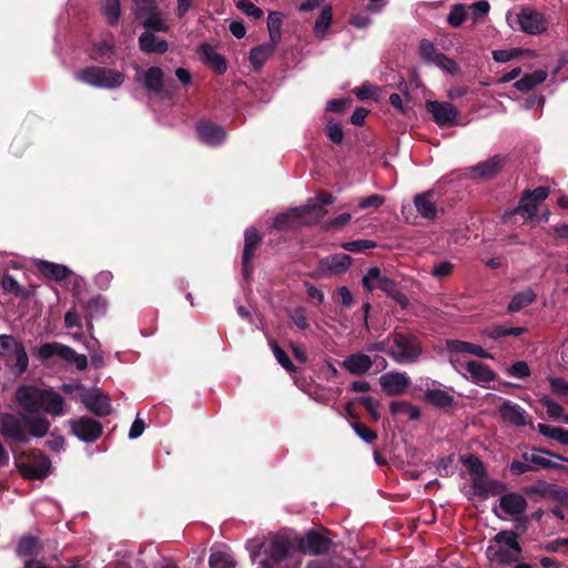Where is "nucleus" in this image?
<instances>
[{"mask_svg":"<svg viewBox=\"0 0 568 568\" xmlns=\"http://www.w3.org/2000/svg\"><path fill=\"white\" fill-rule=\"evenodd\" d=\"M16 400L24 415H34L40 410L52 416L63 414L64 399L53 389H41L33 385H22L16 390Z\"/></svg>","mask_w":568,"mask_h":568,"instance_id":"obj_1","label":"nucleus"},{"mask_svg":"<svg viewBox=\"0 0 568 568\" xmlns=\"http://www.w3.org/2000/svg\"><path fill=\"white\" fill-rule=\"evenodd\" d=\"M388 341H392V344L387 355L398 364L416 363L423 353L422 341L413 333L395 328L388 335Z\"/></svg>","mask_w":568,"mask_h":568,"instance_id":"obj_2","label":"nucleus"},{"mask_svg":"<svg viewBox=\"0 0 568 568\" xmlns=\"http://www.w3.org/2000/svg\"><path fill=\"white\" fill-rule=\"evenodd\" d=\"M293 544L287 537H276L268 542L261 541L255 544L250 556L252 560H256L260 556L258 564L262 568H278V566L290 556Z\"/></svg>","mask_w":568,"mask_h":568,"instance_id":"obj_3","label":"nucleus"},{"mask_svg":"<svg viewBox=\"0 0 568 568\" xmlns=\"http://www.w3.org/2000/svg\"><path fill=\"white\" fill-rule=\"evenodd\" d=\"M362 285L367 292H373L375 288L383 291L388 297L394 300L402 308H407L409 305L408 297L398 291L397 284L394 280L383 274L379 267L374 266L368 268L362 278Z\"/></svg>","mask_w":568,"mask_h":568,"instance_id":"obj_4","label":"nucleus"},{"mask_svg":"<svg viewBox=\"0 0 568 568\" xmlns=\"http://www.w3.org/2000/svg\"><path fill=\"white\" fill-rule=\"evenodd\" d=\"M75 79L95 88L114 89L124 82V73L106 67H87L75 73Z\"/></svg>","mask_w":568,"mask_h":568,"instance_id":"obj_5","label":"nucleus"},{"mask_svg":"<svg viewBox=\"0 0 568 568\" xmlns=\"http://www.w3.org/2000/svg\"><path fill=\"white\" fill-rule=\"evenodd\" d=\"M329 534L331 531L325 528L322 531L310 529L297 540V548L301 552L308 556L325 555L333 546Z\"/></svg>","mask_w":568,"mask_h":568,"instance_id":"obj_6","label":"nucleus"},{"mask_svg":"<svg viewBox=\"0 0 568 568\" xmlns=\"http://www.w3.org/2000/svg\"><path fill=\"white\" fill-rule=\"evenodd\" d=\"M18 470L24 479L43 480L51 470V460L41 450H32L27 460L18 464Z\"/></svg>","mask_w":568,"mask_h":568,"instance_id":"obj_7","label":"nucleus"},{"mask_svg":"<svg viewBox=\"0 0 568 568\" xmlns=\"http://www.w3.org/2000/svg\"><path fill=\"white\" fill-rule=\"evenodd\" d=\"M38 356L41 359L58 356L67 363L74 364L79 371H84L88 367V358L85 355L78 354L72 347L57 342L40 345Z\"/></svg>","mask_w":568,"mask_h":568,"instance_id":"obj_8","label":"nucleus"},{"mask_svg":"<svg viewBox=\"0 0 568 568\" xmlns=\"http://www.w3.org/2000/svg\"><path fill=\"white\" fill-rule=\"evenodd\" d=\"M0 433L9 442L29 443V434L24 426L23 414L21 417L11 413L0 414Z\"/></svg>","mask_w":568,"mask_h":568,"instance_id":"obj_9","label":"nucleus"},{"mask_svg":"<svg viewBox=\"0 0 568 568\" xmlns=\"http://www.w3.org/2000/svg\"><path fill=\"white\" fill-rule=\"evenodd\" d=\"M506 158L496 154L467 169V176L473 180L489 181L495 179L504 169Z\"/></svg>","mask_w":568,"mask_h":568,"instance_id":"obj_10","label":"nucleus"},{"mask_svg":"<svg viewBox=\"0 0 568 568\" xmlns=\"http://www.w3.org/2000/svg\"><path fill=\"white\" fill-rule=\"evenodd\" d=\"M262 243V236L257 229L248 227L244 233V247L242 253V274L245 280H250L253 273V258L255 251Z\"/></svg>","mask_w":568,"mask_h":568,"instance_id":"obj_11","label":"nucleus"},{"mask_svg":"<svg viewBox=\"0 0 568 568\" xmlns=\"http://www.w3.org/2000/svg\"><path fill=\"white\" fill-rule=\"evenodd\" d=\"M426 111L432 114L434 122L442 128H449L456 124L459 114L458 109L449 102L427 101Z\"/></svg>","mask_w":568,"mask_h":568,"instance_id":"obj_12","label":"nucleus"},{"mask_svg":"<svg viewBox=\"0 0 568 568\" xmlns=\"http://www.w3.org/2000/svg\"><path fill=\"white\" fill-rule=\"evenodd\" d=\"M70 424L72 434L85 443L95 442L103 433L102 424L91 417L82 416L71 420Z\"/></svg>","mask_w":568,"mask_h":568,"instance_id":"obj_13","label":"nucleus"},{"mask_svg":"<svg viewBox=\"0 0 568 568\" xmlns=\"http://www.w3.org/2000/svg\"><path fill=\"white\" fill-rule=\"evenodd\" d=\"M81 402L98 417H105L111 414L112 407L109 396L98 388L85 392L81 397Z\"/></svg>","mask_w":568,"mask_h":568,"instance_id":"obj_14","label":"nucleus"},{"mask_svg":"<svg viewBox=\"0 0 568 568\" xmlns=\"http://www.w3.org/2000/svg\"><path fill=\"white\" fill-rule=\"evenodd\" d=\"M410 379L405 373L388 372L381 376L382 389L389 396H399L410 386Z\"/></svg>","mask_w":568,"mask_h":568,"instance_id":"obj_15","label":"nucleus"},{"mask_svg":"<svg viewBox=\"0 0 568 568\" xmlns=\"http://www.w3.org/2000/svg\"><path fill=\"white\" fill-rule=\"evenodd\" d=\"M498 413L505 423L517 427L530 424V426L534 427V424L527 420L528 415L526 410L520 405L513 403L509 399L503 400L501 405L498 407Z\"/></svg>","mask_w":568,"mask_h":568,"instance_id":"obj_16","label":"nucleus"},{"mask_svg":"<svg viewBox=\"0 0 568 568\" xmlns=\"http://www.w3.org/2000/svg\"><path fill=\"white\" fill-rule=\"evenodd\" d=\"M520 29L528 34H538L547 29V22L544 16L532 9L524 8L518 14Z\"/></svg>","mask_w":568,"mask_h":568,"instance_id":"obj_17","label":"nucleus"},{"mask_svg":"<svg viewBox=\"0 0 568 568\" xmlns=\"http://www.w3.org/2000/svg\"><path fill=\"white\" fill-rule=\"evenodd\" d=\"M196 132L200 140L207 145H219L225 138L224 129L209 120L199 121Z\"/></svg>","mask_w":568,"mask_h":568,"instance_id":"obj_18","label":"nucleus"},{"mask_svg":"<svg viewBox=\"0 0 568 568\" xmlns=\"http://www.w3.org/2000/svg\"><path fill=\"white\" fill-rule=\"evenodd\" d=\"M352 261L345 253L332 254L318 261V270L322 273L343 274L349 268Z\"/></svg>","mask_w":568,"mask_h":568,"instance_id":"obj_19","label":"nucleus"},{"mask_svg":"<svg viewBox=\"0 0 568 568\" xmlns=\"http://www.w3.org/2000/svg\"><path fill=\"white\" fill-rule=\"evenodd\" d=\"M471 488L474 494L481 498L487 499L489 496L504 495L507 491V485L497 479L471 480Z\"/></svg>","mask_w":568,"mask_h":568,"instance_id":"obj_20","label":"nucleus"},{"mask_svg":"<svg viewBox=\"0 0 568 568\" xmlns=\"http://www.w3.org/2000/svg\"><path fill=\"white\" fill-rule=\"evenodd\" d=\"M527 500L518 493H506L499 498L501 510L513 517L521 516L527 509Z\"/></svg>","mask_w":568,"mask_h":568,"instance_id":"obj_21","label":"nucleus"},{"mask_svg":"<svg viewBox=\"0 0 568 568\" xmlns=\"http://www.w3.org/2000/svg\"><path fill=\"white\" fill-rule=\"evenodd\" d=\"M343 368L349 374L362 376L365 375L373 366L372 358L361 352L351 354L342 362Z\"/></svg>","mask_w":568,"mask_h":568,"instance_id":"obj_22","label":"nucleus"},{"mask_svg":"<svg viewBox=\"0 0 568 568\" xmlns=\"http://www.w3.org/2000/svg\"><path fill=\"white\" fill-rule=\"evenodd\" d=\"M538 206L539 203L535 202L532 197L524 200V194L521 193L518 205L510 211H506L503 214V221L504 223H511V219L517 214H520L525 221L534 220Z\"/></svg>","mask_w":568,"mask_h":568,"instance_id":"obj_23","label":"nucleus"},{"mask_svg":"<svg viewBox=\"0 0 568 568\" xmlns=\"http://www.w3.org/2000/svg\"><path fill=\"white\" fill-rule=\"evenodd\" d=\"M294 212H297L301 226H312L318 223L327 214V210L322 205L306 204L303 206L294 207Z\"/></svg>","mask_w":568,"mask_h":568,"instance_id":"obj_24","label":"nucleus"},{"mask_svg":"<svg viewBox=\"0 0 568 568\" xmlns=\"http://www.w3.org/2000/svg\"><path fill=\"white\" fill-rule=\"evenodd\" d=\"M140 50L146 54L158 53L163 54L169 50V43L164 39L158 38L151 31H144L139 37Z\"/></svg>","mask_w":568,"mask_h":568,"instance_id":"obj_25","label":"nucleus"},{"mask_svg":"<svg viewBox=\"0 0 568 568\" xmlns=\"http://www.w3.org/2000/svg\"><path fill=\"white\" fill-rule=\"evenodd\" d=\"M466 371L470 375L471 382L477 385L489 383L497 378V374L488 365L478 361L467 362Z\"/></svg>","mask_w":568,"mask_h":568,"instance_id":"obj_26","label":"nucleus"},{"mask_svg":"<svg viewBox=\"0 0 568 568\" xmlns=\"http://www.w3.org/2000/svg\"><path fill=\"white\" fill-rule=\"evenodd\" d=\"M434 191H427L424 193L416 194L414 197V204L417 212L427 220H434L437 217V205L434 202Z\"/></svg>","mask_w":568,"mask_h":568,"instance_id":"obj_27","label":"nucleus"},{"mask_svg":"<svg viewBox=\"0 0 568 568\" xmlns=\"http://www.w3.org/2000/svg\"><path fill=\"white\" fill-rule=\"evenodd\" d=\"M446 347L450 353H469L479 358H493V355L480 345L459 339H447Z\"/></svg>","mask_w":568,"mask_h":568,"instance_id":"obj_28","label":"nucleus"},{"mask_svg":"<svg viewBox=\"0 0 568 568\" xmlns=\"http://www.w3.org/2000/svg\"><path fill=\"white\" fill-rule=\"evenodd\" d=\"M532 450H534V454H532V457L530 458V464L540 466L546 469H557V470L566 469V467L564 465L552 462L548 458H545V457L540 456L539 454H545L547 456H551L557 459L568 462V459L566 457L555 454L546 448L534 447Z\"/></svg>","mask_w":568,"mask_h":568,"instance_id":"obj_29","label":"nucleus"},{"mask_svg":"<svg viewBox=\"0 0 568 568\" xmlns=\"http://www.w3.org/2000/svg\"><path fill=\"white\" fill-rule=\"evenodd\" d=\"M200 52L205 63H209L212 69L219 73L223 74L227 70L226 59L219 54L210 44L202 43L200 47Z\"/></svg>","mask_w":568,"mask_h":568,"instance_id":"obj_30","label":"nucleus"},{"mask_svg":"<svg viewBox=\"0 0 568 568\" xmlns=\"http://www.w3.org/2000/svg\"><path fill=\"white\" fill-rule=\"evenodd\" d=\"M424 400L429 405L440 409L449 408L455 403L453 395L439 388L426 389L424 393Z\"/></svg>","mask_w":568,"mask_h":568,"instance_id":"obj_31","label":"nucleus"},{"mask_svg":"<svg viewBox=\"0 0 568 568\" xmlns=\"http://www.w3.org/2000/svg\"><path fill=\"white\" fill-rule=\"evenodd\" d=\"M521 554H517L510 548H503L499 546L489 545L486 549V556L491 561H497L500 565H509L519 559Z\"/></svg>","mask_w":568,"mask_h":568,"instance_id":"obj_32","label":"nucleus"},{"mask_svg":"<svg viewBox=\"0 0 568 568\" xmlns=\"http://www.w3.org/2000/svg\"><path fill=\"white\" fill-rule=\"evenodd\" d=\"M38 270L44 277L58 282L68 278L71 274V271L67 266L48 261H40Z\"/></svg>","mask_w":568,"mask_h":568,"instance_id":"obj_33","label":"nucleus"},{"mask_svg":"<svg viewBox=\"0 0 568 568\" xmlns=\"http://www.w3.org/2000/svg\"><path fill=\"white\" fill-rule=\"evenodd\" d=\"M23 422L29 435L37 438L44 437L50 428V422L43 416L23 415Z\"/></svg>","mask_w":568,"mask_h":568,"instance_id":"obj_34","label":"nucleus"},{"mask_svg":"<svg viewBox=\"0 0 568 568\" xmlns=\"http://www.w3.org/2000/svg\"><path fill=\"white\" fill-rule=\"evenodd\" d=\"M537 298V295L531 288H527L523 292L516 293L507 306L509 313H516L531 305Z\"/></svg>","mask_w":568,"mask_h":568,"instance_id":"obj_35","label":"nucleus"},{"mask_svg":"<svg viewBox=\"0 0 568 568\" xmlns=\"http://www.w3.org/2000/svg\"><path fill=\"white\" fill-rule=\"evenodd\" d=\"M163 71L159 67H151L144 74V87L146 90L159 94L163 89Z\"/></svg>","mask_w":568,"mask_h":568,"instance_id":"obj_36","label":"nucleus"},{"mask_svg":"<svg viewBox=\"0 0 568 568\" xmlns=\"http://www.w3.org/2000/svg\"><path fill=\"white\" fill-rule=\"evenodd\" d=\"M547 78V73L542 70L526 73L523 78L515 82L514 87L523 92L532 90L536 85L542 83Z\"/></svg>","mask_w":568,"mask_h":568,"instance_id":"obj_37","label":"nucleus"},{"mask_svg":"<svg viewBox=\"0 0 568 568\" xmlns=\"http://www.w3.org/2000/svg\"><path fill=\"white\" fill-rule=\"evenodd\" d=\"M274 50L271 45L260 44L251 49L250 62L255 70L261 69L265 62L274 54Z\"/></svg>","mask_w":568,"mask_h":568,"instance_id":"obj_38","label":"nucleus"},{"mask_svg":"<svg viewBox=\"0 0 568 568\" xmlns=\"http://www.w3.org/2000/svg\"><path fill=\"white\" fill-rule=\"evenodd\" d=\"M40 539L32 535L22 536L17 545L16 552L20 557H29L38 554Z\"/></svg>","mask_w":568,"mask_h":568,"instance_id":"obj_39","label":"nucleus"},{"mask_svg":"<svg viewBox=\"0 0 568 568\" xmlns=\"http://www.w3.org/2000/svg\"><path fill=\"white\" fill-rule=\"evenodd\" d=\"M463 464L466 466L469 474L473 476L471 480H481L487 477V470L484 463L475 455H467L462 458Z\"/></svg>","mask_w":568,"mask_h":568,"instance_id":"obj_40","label":"nucleus"},{"mask_svg":"<svg viewBox=\"0 0 568 568\" xmlns=\"http://www.w3.org/2000/svg\"><path fill=\"white\" fill-rule=\"evenodd\" d=\"M297 212H294V207L287 212L280 213L275 216L273 226L278 231L296 229L301 226Z\"/></svg>","mask_w":568,"mask_h":568,"instance_id":"obj_41","label":"nucleus"},{"mask_svg":"<svg viewBox=\"0 0 568 568\" xmlns=\"http://www.w3.org/2000/svg\"><path fill=\"white\" fill-rule=\"evenodd\" d=\"M389 410L392 414H405L408 416L409 420H417L420 418V409L418 406H415L406 400H394L389 405Z\"/></svg>","mask_w":568,"mask_h":568,"instance_id":"obj_42","label":"nucleus"},{"mask_svg":"<svg viewBox=\"0 0 568 568\" xmlns=\"http://www.w3.org/2000/svg\"><path fill=\"white\" fill-rule=\"evenodd\" d=\"M101 12L110 26H116L121 14L120 0H102Z\"/></svg>","mask_w":568,"mask_h":568,"instance_id":"obj_43","label":"nucleus"},{"mask_svg":"<svg viewBox=\"0 0 568 568\" xmlns=\"http://www.w3.org/2000/svg\"><path fill=\"white\" fill-rule=\"evenodd\" d=\"M527 332L526 327H505L503 325H493L485 331V335L491 339H498L505 336H520Z\"/></svg>","mask_w":568,"mask_h":568,"instance_id":"obj_44","label":"nucleus"},{"mask_svg":"<svg viewBox=\"0 0 568 568\" xmlns=\"http://www.w3.org/2000/svg\"><path fill=\"white\" fill-rule=\"evenodd\" d=\"M518 536L519 535L514 530H501L494 536L491 541L498 545H505L517 554H521L523 549L518 542Z\"/></svg>","mask_w":568,"mask_h":568,"instance_id":"obj_45","label":"nucleus"},{"mask_svg":"<svg viewBox=\"0 0 568 568\" xmlns=\"http://www.w3.org/2000/svg\"><path fill=\"white\" fill-rule=\"evenodd\" d=\"M537 429L542 436L555 439L558 443L568 446V429L561 427H552L542 423L537 425Z\"/></svg>","mask_w":568,"mask_h":568,"instance_id":"obj_46","label":"nucleus"},{"mask_svg":"<svg viewBox=\"0 0 568 568\" xmlns=\"http://www.w3.org/2000/svg\"><path fill=\"white\" fill-rule=\"evenodd\" d=\"M333 19L332 8L326 6L322 9L314 24V33L317 37L324 36Z\"/></svg>","mask_w":568,"mask_h":568,"instance_id":"obj_47","label":"nucleus"},{"mask_svg":"<svg viewBox=\"0 0 568 568\" xmlns=\"http://www.w3.org/2000/svg\"><path fill=\"white\" fill-rule=\"evenodd\" d=\"M271 347L273 351V354L278 362V364L288 373H296L297 367L293 364L290 356L286 354V352L280 347V345L275 342H271Z\"/></svg>","mask_w":568,"mask_h":568,"instance_id":"obj_48","label":"nucleus"},{"mask_svg":"<svg viewBox=\"0 0 568 568\" xmlns=\"http://www.w3.org/2000/svg\"><path fill=\"white\" fill-rule=\"evenodd\" d=\"M209 565L211 568H233L236 562L230 554L215 551L211 554Z\"/></svg>","mask_w":568,"mask_h":568,"instance_id":"obj_49","label":"nucleus"},{"mask_svg":"<svg viewBox=\"0 0 568 568\" xmlns=\"http://www.w3.org/2000/svg\"><path fill=\"white\" fill-rule=\"evenodd\" d=\"M135 1V17L138 20L152 16L159 11L155 0H134Z\"/></svg>","mask_w":568,"mask_h":568,"instance_id":"obj_50","label":"nucleus"},{"mask_svg":"<svg viewBox=\"0 0 568 568\" xmlns=\"http://www.w3.org/2000/svg\"><path fill=\"white\" fill-rule=\"evenodd\" d=\"M84 308L87 312V316L91 320L94 316H100L104 314L106 308V302L101 295H98L89 300L85 303Z\"/></svg>","mask_w":568,"mask_h":568,"instance_id":"obj_51","label":"nucleus"},{"mask_svg":"<svg viewBox=\"0 0 568 568\" xmlns=\"http://www.w3.org/2000/svg\"><path fill=\"white\" fill-rule=\"evenodd\" d=\"M143 27L146 29V31L151 32H168L169 26L164 22V20L161 18L160 12L149 16L141 20Z\"/></svg>","mask_w":568,"mask_h":568,"instance_id":"obj_52","label":"nucleus"},{"mask_svg":"<svg viewBox=\"0 0 568 568\" xmlns=\"http://www.w3.org/2000/svg\"><path fill=\"white\" fill-rule=\"evenodd\" d=\"M442 52H438L434 45V43L428 39H423L419 42V57L426 63H434L437 59L436 55H440Z\"/></svg>","mask_w":568,"mask_h":568,"instance_id":"obj_53","label":"nucleus"},{"mask_svg":"<svg viewBox=\"0 0 568 568\" xmlns=\"http://www.w3.org/2000/svg\"><path fill=\"white\" fill-rule=\"evenodd\" d=\"M11 358L16 361L13 365L16 374L21 375L28 369L29 357L22 343L19 344Z\"/></svg>","mask_w":568,"mask_h":568,"instance_id":"obj_54","label":"nucleus"},{"mask_svg":"<svg viewBox=\"0 0 568 568\" xmlns=\"http://www.w3.org/2000/svg\"><path fill=\"white\" fill-rule=\"evenodd\" d=\"M467 19V12L465 6L462 3L454 4L449 14L447 16V22L453 28H459Z\"/></svg>","mask_w":568,"mask_h":568,"instance_id":"obj_55","label":"nucleus"},{"mask_svg":"<svg viewBox=\"0 0 568 568\" xmlns=\"http://www.w3.org/2000/svg\"><path fill=\"white\" fill-rule=\"evenodd\" d=\"M376 246L377 243L372 240H355L349 242H343L341 244L342 248L353 253L364 252L366 250L375 248Z\"/></svg>","mask_w":568,"mask_h":568,"instance_id":"obj_56","label":"nucleus"},{"mask_svg":"<svg viewBox=\"0 0 568 568\" xmlns=\"http://www.w3.org/2000/svg\"><path fill=\"white\" fill-rule=\"evenodd\" d=\"M19 344L12 335H0V356L11 358Z\"/></svg>","mask_w":568,"mask_h":568,"instance_id":"obj_57","label":"nucleus"},{"mask_svg":"<svg viewBox=\"0 0 568 568\" xmlns=\"http://www.w3.org/2000/svg\"><path fill=\"white\" fill-rule=\"evenodd\" d=\"M356 402L365 407L369 414L372 420L378 422L381 415L378 413L379 403L376 402L372 396H361L356 398Z\"/></svg>","mask_w":568,"mask_h":568,"instance_id":"obj_58","label":"nucleus"},{"mask_svg":"<svg viewBox=\"0 0 568 568\" xmlns=\"http://www.w3.org/2000/svg\"><path fill=\"white\" fill-rule=\"evenodd\" d=\"M326 136L334 143L341 144L344 140V132L339 123L328 120L325 126Z\"/></svg>","mask_w":568,"mask_h":568,"instance_id":"obj_59","label":"nucleus"},{"mask_svg":"<svg viewBox=\"0 0 568 568\" xmlns=\"http://www.w3.org/2000/svg\"><path fill=\"white\" fill-rule=\"evenodd\" d=\"M540 403L546 408L547 414L550 418H552L555 420L560 419L565 409L559 403H557L556 400H554L547 396H544L540 399Z\"/></svg>","mask_w":568,"mask_h":568,"instance_id":"obj_60","label":"nucleus"},{"mask_svg":"<svg viewBox=\"0 0 568 568\" xmlns=\"http://www.w3.org/2000/svg\"><path fill=\"white\" fill-rule=\"evenodd\" d=\"M351 426L356 433V435L361 437L364 442L371 444L377 439V433L366 427L363 423L355 420L351 423Z\"/></svg>","mask_w":568,"mask_h":568,"instance_id":"obj_61","label":"nucleus"},{"mask_svg":"<svg viewBox=\"0 0 568 568\" xmlns=\"http://www.w3.org/2000/svg\"><path fill=\"white\" fill-rule=\"evenodd\" d=\"M548 499L557 501L560 506L568 507V488L551 484Z\"/></svg>","mask_w":568,"mask_h":568,"instance_id":"obj_62","label":"nucleus"},{"mask_svg":"<svg viewBox=\"0 0 568 568\" xmlns=\"http://www.w3.org/2000/svg\"><path fill=\"white\" fill-rule=\"evenodd\" d=\"M290 317L300 329L305 331L310 327L307 311L304 306H296L291 312Z\"/></svg>","mask_w":568,"mask_h":568,"instance_id":"obj_63","label":"nucleus"},{"mask_svg":"<svg viewBox=\"0 0 568 568\" xmlns=\"http://www.w3.org/2000/svg\"><path fill=\"white\" fill-rule=\"evenodd\" d=\"M549 386L551 392L558 397L568 396V382L562 377H549Z\"/></svg>","mask_w":568,"mask_h":568,"instance_id":"obj_64","label":"nucleus"}]
</instances>
